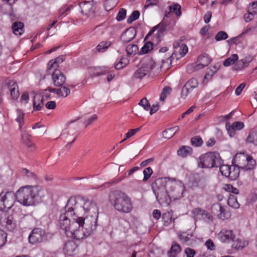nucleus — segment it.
Segmentation results:
<instances>
[{
    "instance_id": "ea45409f",
    "label": "nucleus",
    "mask_w": 257,
    "mask_h": 257,
    "mask_svg": "<svg viewBox=\"0 0 257 257\" xmlns=\"http://www.w3.org/2000/svg\"><path fill=\"white\" fill-rule=\"evenodd\" d=\"M24 113L20 110L18 109L17 111V117L16 118V121L19 124V129L21 130L22 125L24 123Z\"/></svg>"
},
{
    "instance_id": "4d7b16f0",
    "label": "nucleus",
    "mask_w": 257,
    "mask_h": 257,
    "mask_svg": "<svg viewBox=\"0 0 257 257\" xmlns=\"http://www.w3.org/2000/svg\"><path fill=\"white\" fill-rule=\"evenodd\" d=\"M126 15V11L123 8L120 9L119 10V12L116 16V20L118 21H121V20H123L125 18Z\"/></svg>"
},
{
    "instance_id": "603ef678",
    "label": "nucleus",
    "mask_w": 257,
    "mask_h": 257,
    "mask_svg": "<svg viewBox=\"0 0 257 257\" xmlns=\"http://www.w3.org/2000/svg\"><path fill=\"white\" fill-rule=\"evenodd\" d=\"M227 34L224 31H219L215 36V39L216 41L225 40L228 38Z\"/></svg>"
},
{
    "instance_id": "f3484780",
    "label": "nucleus",
    "mask_w": 257,
    "mask_h": 257,
    "mask_svg": "<svg viewBox=\"0 0 257 257\" xmlns=\"http://www.w3.org/2000/svg\"><path fill=\"white\" fill-rule=\"evenodd\" d=\"M6 87L10 90L12 98L16 100L19 97L18 86L16 81L10 80L6 82Z\"/></svg>"
},
{
    "instance_id": "412c9836",
    "label": "nucleus",
    "mask_w": 257,
    "mask_h": 257,
    "mask_svg": "<svg viewBox=\"0 0 257 257\" xmlns=\"http://www.w3.org/2000/svg\"><path fill=\"white\" fill-rule=\"evenodd\" d=\"M136 32L133 28L127 29L121 35L120 39L125 44L131 41L136 36Z\"/></svg>"
},
{
    "instance_id": "a19ab883",
    "label": "nucleus",
    "mask_w": 257,
    "mask_h": 257,
    "mask_svg": "<svg viewBox=\"0 0 257 257\" xmlns=\"http://www.w3.org/2000/svg\"><path fill=\"white\" fill-rule=\"evenodd\" d=\"M172 88L169 86H165L162 90L160 94V100L164 101L166 98L170 94Z\"/></svg>"
},
{
    "instance_id": "1a4fd4ad",
    "label": "nucleus",
    "mask_w": 257,
    "mask_h": 257,
    "mask_svg": "<svg viewBox=\"0 0 257 257\" xmlns=\"http://www.w3.org/2000/svg\"><path fill=\"white\" fill-rule=\"evenodd\" d=\"M155 63L151 59H148L145 61H143L141 67L137 69L134 76L137 79H141L150 71V70L154 69Z\"/></svg>"
},
{
    "instance_id": "4c0bfd02",
    "label": "nucleus",
    "mask_w": 257,
    "mask_h": 257,
    "mask_svg": "<svg viewBox=\"0 0 257 257\" xmlns=\"http://www.w3.org/2000/svg\"><path fill=\"white\" fill-rule=\"evenodd\" d=\"M238 59V55L237 54H232L231 55L230 57L226 59L224 62H223V65L224 66L227 67L229 66H230L231 65H233L235 63V62L237 61Z\"/></svg>"
},
{
    "instance_id": "79ce46f5",
    "label": "nucleus",
    "mask_w": 257,
    "mask_h": 257,
    "mask_svg": "<svg viewBox=\"0 0 257 257\" xmlns=\"http://www.w3.org/2000/svg\"><path fill=\"white\" fill-rule=\"evenodd\" d=\"M178 236L181 241L183 243H187L190 241L192 236V234H189L185 232L179 233Z\"/></svg>"
},
{
    "instance_id": "052dcab7",
    "label": "nucleus",
    "mask_w": 257,
    "mask_h": 257,
    "mask_svg": "<svg viewBox=\"0 0 257 257\" xmlns=\"http://www.w3.org/2000/svg\"><path fill=\"white\" fill-rule=\"evenodd\" d=\"M205 245L208 249L210 250H214L215 249V245L210 239H208L206 241Z\"/></svg>"
},
{
    "instance_id": "680f3d73",
    "label": "nucleus",
    "mask_w": 257,
    "mask_h": 257,
    "mask_svg": "<svg viewBox=\"0 0 257 257\" xmlns=\"http://www.w3.org/2000/svg\"><path fill=\"white\" fill-rule=\"evenodd\" d=\"M226 128L230 136L231 137L235 135V129L233 126L232 124L230 125L229 122H227L226 123Z\"/></svg>"
},
{
    "instance_id": "0e129e2a",
    "label": "nucleus",
    "mask_w": 257,
    "mask_h": 257,
    "mask_svg": "<svg viewBox=\"0 0 257 257\" xmlns=\"http://www.w3.org/2000/svg\"><path fill=\"white\" fill-rule=\"evenodd\" d=\"M107 73V71L102 70L99 69H95L94 72L91 74L92 77H96L103 74H105Z\"/></svg>"
},
{
    "instance_id": "bf43d9fd",
    "label": "nucleus",
    "mask_w": 257,
    "mask_h": 257,
    "mask_svg": "<svg viewBox=\"0 0 257 257\" xmlns=\"http://www.w3.org/2000/svg\"><path fill=\"white\" fill-rule=\"evenodd\" d=\"M204 210L199 207L195 208L192 210V214L194 218H197L200 215H202Z\"/></svg>"
},
{
    "instance_id": "5fc2aeb1",
    "label": "nucleus",
    "mask_w": 257,
    "mask_h": 257,
    "mask_svg": "<svg viewBox=\"0 0 257 257\" xmlns=\"http://www.w3.org/2000/svg\"><path fill=\"white\" fill-rule=\"evenodd\" d=\"M153 173V170L152 169L151 167H148L146 168L144 171V179L143 181H146L149 179V178L150 177L151 175Z\"/></svg>"
},
{
    "instance_id": "2eb2a0df",
    "label": "nucleus",
    "mask_w": 257,
    "mask_h": 257,
    "mask_svg": "<svg viewBox=\"0 0 257 257\" xmlns=\"http://www.w3.org/2000/svg\"><path fill=\"white\" fill-rule=\"evenodd\" d=\"M166 31V26L163 23H160L158 25L154 27L151 31L148 33L145 37V40L148 39L155 31H157L155 34V37L154 38L153 41L158 44L161 41V38L163 36L165 31Z\"/></svg>"
},
{
    "instance_id": "774afa93",
    "label": "nucleus",
    "mask_w": 257,
    "mask_h": 257,
    "mask_svg": "<svg viewBox=\"0 0 257 257\" xmlns=\"http://www.w3.org/2000/svg\"><path fill=\"white\" fill-rule=\"evenodd\" d=\"M248 11L252 12L255 14H257V2H253L252 4H249Z\"/></svg>"
},
{
    "instance_id": "6ab92c4d",
    "label": "nucleus",
    "mask_w": 257,
    "mask_h": 257,
    "mask_svg": "<svg viewBox=\"0 0 257 257\" xmlns=\"http://www.w3.org/2000/svg\"><path fill=\"white\" fill-rule=\"evenodd\" d=\"M156 199L159 204L162 206H168L171 201V198L168 194L167 190L158 192V194H155Z\"/></svg>"
},
{
    "instance_id": "39448f33",
    "label": "nucleus",
    "mask_w": 257,
    "mask_h": 257,
    "mask_svg": "<svg viewBox=\"0 0 257 257\" xmlns=\"http://www.w3.org/2000/svg\"><path fill=\"white\" fill-rule=\"evenodd\" d=\"M77 204H83V208L87 215L85 218V221L88 220L90 223L97 225V221L98 216V208L95 202L92 200L82 199L80 202H77ZM78 206V205H77Z\"/></svg>"
},
{
    "instance_id": "473e14b6",
    "label": "nucleus",
    "mask_w": 257,
    "mask_h": 257,
    "mask_svg": "<svg viewBox=\"0 0 257 257\" xmlns=\"http://www.w3.org/2000/svg\"><path fill=\"white\" fill-rule=\"evenodd\" d=\"M162 219L165 226H167L174 221V219L172 218V213L171 212L164 213L162 215Z\"/></svg>"
},
{
    "instance_id": "6e6552de",
    "label": "nucleus",
    "mask_w": 257,
    "mask_h": 257,
    "mask_svg": "<svg viewBox=\"0 0 257 257\" xmlns=\"http://www.w3.org/2000/svg\"><path fill=\"white\" fill-rule=\"evenodd\" d=\"M16 195L12 192H7L6 194H0V210L6 211L10 209L14 205Z\"/></svg>"
},
{
    "instance_id": "cd10ccee",
    "label": "nucleus",
    "mask_w": 257,
    "mask_h": 257,
    "mask_svg": "<svg viewBox=\"0 0 257 257\" xmlns=\"http://www.w3.org/2000/svg\"><path fill=\"white\" fill-rule=\"evenodd\" d=\"M181 251V247L177 243H174L172 245L170 249L168 251V254L169 257H176L177 255Z\"/></svg>"
},
{
    "instance_id": "7c9ffc66",
    "label": "nucleus",
    "mask_w": 257,
    "mask_h": 257,
    "mask_svg": "<svg viewBox=\"0 0 257 257\" xmlns=\"http://www.w3.org/2000/svg\"><path fill=\"white\" fill-rule=\"evenodd\" d=\"M227 204L229 206L235 209L238 208L240 206L237 200L236 197L233 195H230L229 196L227 200Z\"/></svg>"
},
{
    "instance_id": "e433bc0d",
    "label": "nucleus",
    "mask_w": 257,
    "mask_h": 257,
    "mask_svg": "<svg viewBox=\"0 0 257 257\" xmlns=\"http://www.w3.org/2000/svg\"><path fill=\"white\" fill-rule=\"evenodd\" d=\"M194 89V88L191 86H188L187 85L185 84L182 88L181 93V98L184 99H186Z\"/></svg>"
},
{
    "instance_id": "ddd939ff",
    "label": "nucleus",
    "mask_w": 257,
    "mask_h": 257,
    "mask_svg": "<svg viewBox=\"0 0 257 257\" xmlns=\"http://www.w3.org/2000/svg\"><path fill=\"white\" fill-rule=\"evenodd\" d=\"M172 183L170 182L167 178L156 179L152 184V188L155 194L167 190L168 186L172 187Z\"/></svg>"
},
{
    "instance_id": "423d86ee",
    "label": "nucleus",
    "mask_w": 257,
    "mask_h": 257,
    "mask_svg": "<svg viewBox=\"0 0 257 257\" xmlns=\"http://www.w3.org/2000/svg\"><path fill=\"white\" fill-rule=\"evenodd\" d=\"M220 164L219 155L215 152H208L200 156L198 161V167L202 168L217 167Z\"/></svg>"
},
{
    "instance_id": "13d9d810",
    "label": "nucleus",
    "mask_w": 257,
    "mask_h": 257,
    "mask_svg": "<svg viewBox=\"0 0 257 257\" xmlns=\"http://www.w3.org/2000/svg\"><path fill=\"white\" fill-rule=\"evenodd\" d=\"M173 130H171L170 128H169L163 132V137L165 139H171L174 135V132H173Z\"/></svg>"
},
{
    "instance_id": "4be33fe9",
    "label": "nucleus",
    "mask_w": 257,
    "mask_h": 257,
    "mask_svg": "<svg viewBox=\"0 0 257 257\" xmlns=\"http://www.w3.org/2000/svg\"><path fill=\"white\" fill-rule=\"evenodd\" d=\"M211 61L208 55L204 54L198 57L197 64L195 65V69L198 70L207 66Z\"/></svg>"
},
{
    "instance_id": "a18cd8bd",
    "label": "nucleus",
    "mask_w": 257,
    "mask_h": 257,
    "mask_svg": "<svg viewBox=\"0 0 257 257\" xmlns=\"http://www.w3.org/2000/svg\"><path fill=\"white\" fill-rule=\"evenodd\" d=\"M7 233L3 229H0V248L7 242Z\"/></svg>"
},
{
    "instance_id": "bb28decb",
    "label": "nucleus",
    "mask_w": 257,
    "mask_h": 257,
    "mask_svg": "<svg viewBox=\"0 0 257 257\" xmlns=\"http://www.w3.org/2000/svg\"><path fill=\"white\" fill-rule=\"evenodd\" d=\"M24 25L20 22H14L12 26L13 33L16 35H22L24 32Z\"/></svg>"
},
{
    "instance_id": "f03ea898",
    "label": "nucleus",
    "mask_w": 257,
    "mask_h": 257,
    "mask_svg": "<svg viewBox=\"0 0 257 257\" xmlns=\"http://www.w3.org/2000/svg\"><path fill=\"white\" fill-rule=\"evenodd\" d=\"M77 201L75 198H70L67 201L65 207V212L60 215L59 224L60 227L64 230L65 234L70 231L72 229V222H74L73 218H77L76 216V210L77 208Z\"/></svg>"
},
{
    "instance_id": "09e8293b",
    "label": "nucleus",
    "mask_w": 257,
    "mask_h": 257,
    "mask_svg": "<svg viewBox=\"0 0 257 257\" xmlns=\"http://www.w3.org/2000/svg\"><path fill=\"white\" fill-rule=\"evenodd\" d=\"M223 188L225 191L232 193L234 194H238L239 192L238 189L233 187V186L231 184H225Z\"/></svg>"
},
{
    "instance_id": "58836bf2",
    "label": "nucleus",
    "mask_w": 257,
    "mask_h": 257,
    "mask_svg": "<svg viewBox=\"0 0 257 257\" xmlns=\"http://www.w3.org/2000/svg\"><path fill=\"white\" fill-rule=\"evenodd\" d=\"M247 142L257 145V130L252 131L247 138Z\"/></svg>"
},
{
    "instance_id": "2f4dec72",
    "label": "nucleus",
    "mask_w": 257,
    "mask_h": 257,
    "mask_svg": "<svg viewBox=\"0 0 257 257\" xmlns=\"http://www.w3.org/2000/svg\"><path fill=\"white\" fill-rule=\"evenodd\" d=\"M60 87V88H58L57 95L59 97L63 98L66 97L70 93V89L68 87L63 86V85Z\"/></svg>"
},
{
    "instance_id": "49530a36",
    "label": "nucleus",
    "mask_w": 257,
    "mask_h": 257,
    "mask_svg": "<svg viewBox=\"0 0 257 257\" xmlns=\"http://www.w3.org/2000/svg\"><path fill=\"white\" fill-rule=\"evenodd\" d=\"M154 44L151 41L147 42L142 48V52L143 54L148 53L153 48Z\"/></svg>"
},
{
    "instance_id": "c03bdc74",
    "label": "nucleus",
    "mask_w": 257,
    "mask_h": 257,
    "mask_svg": "<svg viewBox=\"0 0 257 257\" xmlns=\"http://www.w3.org/2000/svg\"><path fill=\"white\" fill-rule=\"evenodd\" d=\"M181 6L177 4H173L172 6L169 7V10L172 11V10H173V12L177 17H179L181 15Z\"/></svg>"
},
{
    "instance_id": "f704fd0d",
    "label": "nucleus",
    "mask_w": 257,
    "mask_h": 257,
    "mask_svg": "<svg viewBox=\"0 0 257 257\" xmlns=\"http://www.w3.org/2000/svg\"><path fill=\"white\" fill-rule=\"evenodd\" d=\"M233 243L232 244V247L236 249H242L245 246L247 243L246 241H242L241 239L237 238L232 241Z\"/></svg>"
},
{
    "instance_id": "f257e3e1",
    "label": "nucleus",
    "mask_w": 257,
    "mask_h": 257,
    "mask_svg": "<svg viewBox=\"0 0 257 257\" xmlns=\"http://www.w3.org/2000/svg\"><path fill=\"white\" fill-rule=\"evenodd\" d=\"M72 229L67 233V236L76 240L83 239L90 235L96 228L97 225L91 224L88 220L85 221L83 217L73 218Z\"/></svg>"
},
{
    "instance_id": "9d476101",
    "label": "nucleus",
    "mask_w": 257,
    "mask_h": 257,
    "mask_svg": "<svg viewBox=\"0 0 257 257\" xmlns=\"http://www.w3.org/2000/svg\"><path fill=\"white\" fill-rule=\"evenodd\" d=\"M222 175L229 178L231 180H235L239 175L238 167L234 165H222L219 167Z\"/></svg>"
},
{
    "instance_id": "9b49d317",
    "label": "nucleus",
    "mask_w": 257,
    "mask_h": 257,
    "mask_svg": "<svg viewBox=\"0 0 257 257\" xmlns=\"http://www.w3.org/2000/svg\"><path fill=\"white\" fill-rule=\"evenodd\" d=\"M211 209V212L220 219H227L231 216L230 212L219 203L213 204Z\"/></svg>"
},
{
    "instance_id": "338daca9",
    "label": "nucleus",
    "mask_w": 257,
    "mask_h": 257,
    "mask_svg": "<svg viewBox=\"0 0 257 257\" xmlns=\"http://www.w3.org/2000/svg\"><path fill=\"white\" fill-rule=\"evenodd\" d=\"M188 52V47L186 44H182L179 51L181 56L183 57Z\"/></svg>"
},
{
    "instance_id": "393cba45",
    "label": "nucleus",
    "mask_w": 257,
    "mask_h": 257,
    "mask_svg": "<svg viewBox=\"0 0 257 257\" xmlns=\"http://www.w3.org/2000/svg\"><path fill=\"white\" fill-rule=\"evenodd\" d=\"M218 70V68L216 66H211L208 67L204 77L203 83L207 84V82L212 79V76L217 72Z\"/></svg>"
},
{
    "instance_id": "7ed1b4c3",
    "label": "nucleus",
    "mask_w": 257,
    "mask_h": 257,
    "mask_svg": "<svg viewBox=\"0 0 257 257\" xmlns=\"http://www.w3.org/2000/svg\"><path fill=\"white\" fill-rule=\"evenodd\" d=\"M109 201L115 209L123 213H128L133 209V204L131 198L126 194L116 191L109 195Z\"/></svg>"
},
{
    "instance_id": "4468645a",
    "label": "nucleus",
    "mask_w": 257,
    "mask_h": 257,
    "mask_svg": "<svg viewBox=\"0 0 257 257\" xmlns=\"http://www.w3.org/2000/svg\"><path fill=\"white\" fill-rule=\"evenodd\" d=\"M45 237V231L40 228H35L29 236V241L31 244H35L43 241Z\"/></svg>"
},
{
    "instance_id": "a878e982",
    "label": "nucleus",
    "mask_w": 257,
    "mask_h": 257,
    "mask_svg": "<svg viewBox=\"0 0 257 257\" xmlns=\"http://www.w3.org/2000/svg\"><path fill=\"white\" fill-rule=\"evenodd\" d=\"M44 106V98L40 94L34 96L33 108L34 110H40Z\"/></svg>"
},
{
    "instance_id": "aec40b11",
    "label": "nucleus",
    "mask_w": 257,
    "mask_h": 257,
    "mask_svg": "<svg viewBox=\"0 0 257 257\" xmlns=\"http://www.w3.org/2000/svg\"><path fill=\"white\" fill-rule=\"evenodd\" d=\"M218 238L223 242L234 241L235 235L232 230L223 229L218 234Z\"/></svg>"
},
{
    "instance_id": "5701e85b",
    "label": "nucleus",
    "mask_w": 257,
    "mask_h": 257,
    "mask_svg": "<svg viewBox=\"0 0 257 257\" xmlns=\"http://www.w3.org/2000/svg\"><path fill=\"white\" fill-rule=\"evenodd\" d=\"M253 59V57L251 55L246 56L244 59L239 61L236 65L233 67L234 70H242L247 67L249 63Z\"/></svg>"
},
{
    "instance_id": "de8ad7c7",
    "label": "nucleus",
    "mask_w": 257,
    "mask_h": 257,
    "mask_svg": "<svg viewBox=\"0 0 257 257\" xmlns=\"http://www.w3.org/2000/svg\"><path fill=\"white\" fill-rule=\"evenodd\" d=\"M140 12L138 11H135L133 12L130 16L127 19V23L128 24H131L135 20H137L140 16Z\"/></svg>"
},
{
    "instance_id": "864d4df0",
    "label": "nucleus",
    "mask_w": 257,
    "mask_h": 257,
    "mask_svg": "<svg viewBox=\"0 0 257 257\" xmlns=\"http://www.w3.org/2000/svg\"><path fill=\"white\" fill-rule=\"evenodd\" d=\"M139 104L142 106L146 110H149L150 109V104L146 97L141 99Z\"/></svg>"
},
{
    "instance_id": "0eeeda50",
    "label": "nucleus",
    "mask_w": 257,
    "mask_h": 257,
    "mask_svg": "<svg viewBox=\"0 0 257 257\" xmlns=\"http://www.w3.org/2000/svg\"><path fill=\"white\" fill-rule=\"evenodd\" d=\"M233 161L236 163L235 166L238 167L239 169L240 168L245 170L253 169L256 164L255 160L251 156L242 153H237Z\"/></svg>"
},
{
    "instance_id": "c85d7f7f",
    "label": "nucleus",
    "mask_w": 257,
    "mask_h": 257,
    "mask_svg": "<svg viewBox=\"0 0 257 257\" xmlns=\"http://www.w3.org/2000/svg\"><path fill=\"white\" fill-rule=\"evenodd\" d=\"M192 149L189 146H182L177 152L178 155L182 157H186L192 154Z\"/></svg>"
},
{
    "instance_id": "b1692460",
    "label": "nucleus",
    "mask_w": 257,
    "mask_h": 257,
    "mask_svg": "<svg viewBox=\"0 0 257 257\" xmlns=\"http://www.w3.org/2000/svg\"><path fill=\"white\" fill-rule=\"evenodd\" d=\"M77 247V245L74 241H68L65 243L63 249L65 253L69 255H72L74 254Z\"/></svg>"
},
{
    "instance_id": "e2e57ef3",
    "label": "nucleus",
    "mask_w": 257,
    "mask_h": 257,
    "mask_svg": "<svg viewBox=\"0 0 257 257\" xmlns=\"http://www.w3.org/2000/svg\"><path fill=\"white\" fill-rule=\"evenodd\" d=\"M159 3L158 0H146L144 8L147 9L149 7L157 5Z\"/></svg>"
},
{
    "instance_id": "37998d69",
    "label": "nucleus",
    "mask_w": 257,
    "mask_h": 257,
    "mask_svg": "<svg viewBox=\"0 0 257 257\" xmlns=\"http://www.w3.org/2000/svg\"><path fill=\"white\" fill-rule=\"evenodd\" d=\"M117 3V0H106L104 4L106 11H108L114 8Z\"/></svg>"
},
{
    "instance_id": "3c124183",
    "label": "nucleus",
    "mask_w": 257,
    "mask_h": 257,
    "mask_svg": "<svg viewBox=\"0 0 257 257\" xmlns=\"http://www.w3.org/2000/svg\"><path fill=\"white\" fill-rule=\"evenodd\" d=\"M191 143L193 146L199 147L203 144V141L200 136H195L191 139Z\"/></svg>"
},
{
    "instance_id": "8fccbe9b",
    "label": "nucleus",
    "mask_w": 257,
    "mask_h": 257,
    "mask_svg": "<svg viewBox=\"0 0 257 257\" xmlns=\"http://www.w3.org/2000/svg\"><path fill=\"white\" fill-rule=\"evenodd\" d=\"M140 130V127H138L135 129H131L129 130V131L125 134V138L120 142V143H121L126 140L127 139L131 138L136 133L139 132Z\"/></svg>"
},
{
    "instance_id": "dca6fc26",
    "label": "nucleus",
    "mask_w": 257,
    "mask_h": 257,
    "mask_svg": "<svg viewBox=\"0 0 257 257\" xmlns=\"http://www.w3.org/2000/svg\"><path fill=\"white\" fill-rule=\"evenodd\" d=\"M53 83L55 86H62L65 82L66 78L64 74L58 69H55L52 74Z\"/></svg>"
},
{
    "instance_id": "c756f323",
    "label": "nucleus",
    "mask_w": 257,
    "mask_h": 257,
    "mask_svg": "<svg viewBox=\"0 0 257 257\" xmlns=\"http://www.w3.org/2000/svg\"><path fill=\"white\" fill-rule=\"evenodd\" d=\"M64 60V56H60L56 58L55 60L50 61L48 64V68L49 69L56 68L58 67L59 64L62 63Z\"/></svg>"
},
{
    "instance_id": "c9c22d12",
    "label": "nucleus",
    "mask_w": 257,
    "mask_h": 257,
    "mask_svg": "<svg viewBox=\"0 0 257 257\" xmlns=\"http://www.w3.org/2000/svg\"><path fill=\"white\" fill-rule=\"evenodd\" d=\"M110 41H103L100 42L96 47V50L98 52H104L111 45Z\"/></svg>"
},
{
    "instance_id": "a211bd4d",
    "label": "nucleus",
    "mask_w": 257,
    "mask_h": 257,
    "mask_svg": "<svg viewBox=\"0 0 257 257\" xmlns=\"http://www.w3.org/2000/svg\"><path fill=\"white\" fill-rule=\"evenodd\" d=\"M79 6L81 9V13L84 15L90 16L94 13V9L92 2H82L80 3Z\"/></svg>"
},
{
    "instance_id": "20e7f679",
    "label": "nucleus",
    "mask_w": 257,
    "mask_h": 257,
    "mask_svg": "<svg viewBox=\"0 0 257 257\" xmlns=\"http://www.w3.org/2000/svg\"><path fill=\"white\" fill-rule=\"evenodd\" d=\"M41 188L38 186H26L20 188L16 193L18 201L24 205L34 204L36 198L39 195Z\"/></svg>"
},
{
    "instance_id": "69168bd1",
    "label": "nucleus",
    "mask_w": 257,
    "mask_h": 257,
    "mask_svg": "<svg viewBox=\"0 0 257 257\" xmlns=\"http://www.w3.org/2000/svg\"><path fill=\"white\" fill-rule=\"evenodd\" d=\"M185 253L187 257H194L196 253V251L192 248L187 247L185 249Z\"/></svg>"
},
{
    "instance_id": "f8f14e48",
    "label": "nucleus",
    "mask_w": 257,
    "mask_h": 257,
    "mask_svg": "<svg viewBox=\"0 0 257 257\" xmlns=\"http://www.w3.org/2000/svg\"><path fill=\"white\" fill-rule=\"evenodd\" d=\"M0 223L2 226L10 231L14 230L17 226L16 220L14 215L7 213H4L1 215Z\"/></svg>"
},
{
    "instance_id": "72a5a7b5",
    "label": "nucleus",
    "mask_w": 257,
    "mask_h": 257,
    "mask_svg": "<svg viewBox=\"0 0 257 257\" xmlns=\"http://www.w3.org/2000/svg\"><path fill=\"white\" fill-rule=\"evenodd\" d=\"M138 50L137 45L135 44H129L125 48L127 55L129 56L135 55L138 51Z\"/></svg>"
},
{
    "instance_id": "6e6d98bb",
    "label": "nucleus",
    "mask_w": 257,
    "mask_h": 257,
    "mask_svg": "<svg viewBox=\"0 0 257 257\" xmlns=\"http://www.w3.org/2000/svg\"><path fill=\"white\" fill-rule=\"evenodd\" d=\"M185 84L188 86H191L193 88H196L198 86V81L196 78H192L188 80Z\"/></svg>"
}]
</instances>
